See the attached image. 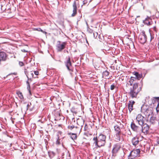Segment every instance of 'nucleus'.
<instances>
[{
    "instance_id": "obj_1",
    "label": "nucleus",
    "mask_w": 159,
    "mask_h": 159,
    "mask_svg": "<svg viewBox=\"0 0 159 159\" xmlns=\"http://www.w3.org/2000/svg\"><path fill=\"white\" fill-rule=\"evenodd\" d=\"M136 79L135 77H131L126 84V87L129 90L128 93L132 98H136L141 89V87L138 88L137 83H134V81Z\"/></svg>"
},
{
    "instance_id": "obj_2",
    "label": "nucleus",
    "mask_w": 159,
    "mask_h": 159,
    "mask_svg": "<svg viewBox=\"0 0 159 159\" xmlns=\"http://www.w3.org/2000/svg\"><path fill=\"white\" fill-rule=\"evenodd\" d=\"M106 136L102 134H100L98 137H94L93 140V144L95 146L100 147L103 146L106 143L105 140Z\"/></svg>"
},
{
    "instance_id": "obj_3",
    "label": "nucleus",
    "mask_w": 159,
    "mask_h": 159,
    "mask_svg": "<svg viewBox=\"0 0 159 159\" xmlns=\"http://www.w3.org/2000/svg\"><path fill=\"white\" fill-rule=\"evenodd\" d=\"M131 127L132 129L138 135H141L142 133L141 125L138 126L136 125L134 122H131Z\"/></svg>"
},
{
    "instance_id": "obj_4",
    "label": "nucleus",
    "mask_w": 159,
    "mask_h": 159,
    "mask_svg": "<svg viewBox=\"0 0 159 159\" xmlns=\"http://www.w3.org/2000/svg\"><path fill=\"white\" fill-rule=\"evenodd\" d=\"M140 152L139 149L133 150L131 151L128 156V159H136Z\"/></svg>"
},
{
    "instance_id": "obj_5",
    "label": "nucleus",
    "mask_w": 159,
    "mask_h": 159,
    "mask_svg": "<svg viewBox=\"0 0 159 159\" xmlns=\"http://www.w3.org/2000/svg\"><path fill=\"white\" fill-rule=\"evenodd\" d=\"M66 42H61L60 41H58L56 46L58 52H61L64 49L66 45Z\"/></svg>"
},
{
    "instance_id": "obj_6",
    "label": "nucleus",
    "mask_w": 159,
    "mask_h": 159,
    "mask_svg": "<svg viewBox=\"0 0 159 159\" xmlns=\"http://www.w3.org/2000/svg\"><path fill=\"white\" fill-rule=\"evenodd\" d=\"M139 39L140 43L143 44L147 41V37L145 34V32L144 31H142L141 33L139 35Z\"/></svg>"
},
{
    "instance_id": "obj_7",
    "label": "nucleus",
    "mask_w": 159,
    "mask_h": 159,
    "mask_svg": "<svg viewBox=\"0 0 159 159\" xmlns=\"http://www.w3.org/2000/svg\"><path fill=\"white\" fill-rule=\"evenodd\" d=\"M136 119L140 125H143L144 124L145 119L141 114H139L136 116Z\"/></svg>"
},
{
    "instance_id": "obj_8",
    "label": "nucleus",
    "mask_w": 159,
    "mask_h": 159,
    "mask_svg": "<svg viewBox=\"0 0 159 159\" xmlns=\"http://www.w3.org/2000/svg\"><path fill=\"white\" fill-rule=\"evenodd\" d=\"M66 59V61L65 62V65L69 70L73 71L72 64L70 57H67Z\"/></svg>"
},
{
    "instance_id": "obj_9",
    "label": "nucleus",
    "mask_w": 159,
    "mask_h": 159,
    "mask_svg": "<svg viewBox=\"0 0 159 159\" xmlns=\"http://www.w3.org/2000/svg\"><path fill=\"white\" fill-rule=\"evenodd\" d=\"M142 127V133H143L144 134H148L149 130V126L146 124H143V125H141Z\"/></svg>"
},
{
    "instance_id": "obj_10",
    "label": "nucleus",
    "mask_w": 159,
    "mask_h": 159,
    "mask_svg": "<svg viewBox=\"0 0 159 159\" xmlns=\"http://www.w3.org/2000/svg\"><path fill=\"white\" fill-rule=\"evenodd\" d=\"M143 23L147 25H150L152 23V19L148 16H147L145 19L143 21Z\"/></svg>"
},
{
    "instance_id": "obj_11",
    "label": "nucleus",
    "mask_w": 159,
    "mask_h": 159,
    "mask_svg": "<svg viewBox=\"0 0 159 159\" xmlns=\"http://www.w3.org/2000/svg\"><path fill=\"white\" fill-rule=\"evenodd\" d=\"M131 142L133 145L136 146L139 142V138L136 136L133 138L131 140Z\"/></svg>"
},
{
    "instance_id": "obj_12",
    "label": "nucleus",
    "mask_w": 159,
    "mask_h": 159,
    "mask_svg": "<svg viewBox=\"0 0 159 159\" xmlns=\"http://www.w3.org/2000/svg\"><path fill=\"white\" fill-rule=\"evenodd\" d=\"M73 13L71 15V16L72 17L74 16L77 14V7L76 5V3L75 1H74L73 4Z\"/></svg>"
},
{
    "instance_id": "obj_13",
    "label": "nucleus",
    "mask_w": 159,
    "mask_h": 159,
    "mask_svg": "<svg viewBox=\"0 0 159 159\" xmlns=\"http://www.w3.org/2000/svg\"><path fill=\"white\" fill-rule=\"evenodd\" d=\"M120 148V145L118 144H116L114 145V148L112 150V153H116L119 150Z\"/></svg>"
},
{
    "instance_id": "obj_14",
    "label": "nucleus",
    "mask_w": 159,
    "mask_h": 159,
    "mask_svg": "<svg viewBox=\"0 0 159 159\" xmlns=\"http://www.w3.org/2000/svg\"><path fill=\"white\" fill-rule=\"evenodd\" d=\"M129 103L128 105V108L129 112L130 113L133 110V106L135 102L134 101H129Z\"/></svg>"
},
{
    "instance_id": "obj_15",
    "label": "nucleus",
    "mask_w": 159,
    "mask_h": 159,
    "mask_svg": "<svg viewBox=\"0 0 159 159\" xmlns=\"http://www.w3.org/2000/svg\"><path fill=\"white\" fill-rule=\"evenodd\" d=\"M121 134H116V141H122L123 140L122 137L120 136Z\"/></svg>"
},
{
    "instance_id": "obj_16",
    "label": "nucleus",
    "mask_w": 159,
    "mask_h": 159,
    "mask_svg": "<svg viewBox=\"0 0 159 159\" xmlns=\"http://www.w3.org/2000/svg\"><path fill=\"white\" fill-rule=\"evenodd\" d=\"M149 121L151 124H154L157 122V120L156 117L152 116L150 118Z\"/></svg>"
},
{
    "instance_id": "obj_17",
    "label": "nucleus",
    "mask_w": 159,
    "mask_h": 159,
    "mask_svg": "<svg viewBox=\"0 0 159 159\" xmlns=\"http://www.w3.org/2000/svg\"><path fill=\"white\" fill-rule=\"evenodd\" d=\"M114 128L116 134H121L120 129L119 126L118 125H115L114 126Z\"/></svg>"
},
{
    "instance_id": "obj_18",
    "label": "nucleus",
    "mask_w": 159,
    "mask_h": 159,
    "mask_svg": "<svg viewBox=\"0 0 159 159\" xmlns=\"http://www.w3.org/2000/svg\"><path fill=\"white\" fill-rule=\"evenodd\" d=\"M134 75L135 76L136 79L139 80L142 77V75L141 74H139L138 72H135L134 73Z\"/></svg>"
},
{
    "instance_id": "obj_19",
    "label": "nucleus",
    "mask_w": 159,
    "mask_h": 159,
    "mask_svg": "<svg viewBox=\"0 0 159 159\" xmlns=\"http://www.w3.org/2000/svg\"><path fill=\"white\" fill-rule=\"evenodd\" d=\"M109 72L107 70L104 71L102 73L103 76L105 77L108 76L109 75Z\"/></svg>"
},
{
    "instance_id": "obj_20",
    "label": "nucleus",
    "mask_w": 159,
    "mask_h": 159,
    "mask_svg": "<svg viewBox=\"0 0 159 159\" xmlns=\"http://www.w3.org/2000/svg\"><path fill=\"white\" fill-rule=\"evenodd\" d=\"M26 83L27 84V89L29 91V94L31 95V93L30 90V85L29 84V82L28 81H26Z\"/></svg>"
},
{
    "instance_id": "obj_21",
    "label": "nucleus",
    "mask_w": 159,
    "mask_h": 159,
    "mask_svg": "<svg viewBox=\"0 0 159 159\" xmlns=\"http://www.w3.org/2000/svg\"><path fill=\"white\" fill-rule=\"evenodd\" d=\"M70 138L73 140L76 139L77 138V135L76 134H72L70 136Z\"/></svg>"
},
{
    "instance_id": "obj_22",
    "label": "nucleus",
    "mask_w": 159,
    "mask_h": 159,
    "mask_svg": "<svg viewBox=\"0 0 159 159\" xmlns=\"http://www.w3.org/2000/svg\"><path fill=\"white\" fill-rule=\"evenodd\" d=\"M17 94H18L19 98L21 99H23L24 97H23V95H22V94L21 93L19 92L17 93Z\"/></svg>"
},
{
    "instance_id": "obj_23",
    "label": "nucleus",
    "mask_w": 159,
    "mask_h": 159,
    "mask_svg": "<svg viewBox=\"0 0 159 159\" xmlns=\"http://www.w3.org/2000/svg\"><path fill=\"white\" fill-rule=\"evenodd\" d=\"M49 155L50 158H52L55 155V153L53 152L49 153Z\"/></svg>"
},
{
    "instance_id": "obj_24",
    "label": "nucleus",
    "mask_w": 159,
    "mask_h": 159,
    "mask_svg": "<svg viewBox=\"0 0 159 159\" xmlns=\"http://www.w3.org/2000/svg\"><path fill=\"white\" fill-rule=\"evenodd\" d=\"M156 101H157V102L159 101V97L154 98L153 100H152V103L154 104Z\"/></svg>"
},
{
    "instance_id": "obj_25",
    "label": "nucleus",
    "mask_w": 159,
    "mask_h": 159,
    "mask_svg": "<svg viewBox=\"0 0 159 159\" xmlns=\"http://www.w3.org/2000/svg\"><path fill=\"white\" fill-rule=\"evenodd\" d=\"M156 110L158 113V115L159 116V103H158L157 107L156 108Z\"/></svg>"
},
{
    "instance_id": "obj_26",
    "label": "nucleus",
    "mask_w": 159,
    "mask_h": 159,
    "mask_svg": "<svg viewBox=\"0 0 159 159\" xmlns=\"http://www.w3.org/2000/svg\"><path fill=\"white\" fill-rule=\"evenodd\" d=\"M150 35L151 37L150 41H151L152 40L154 39V35H152L151 33H150Z\"/></svg>"
},
{
    "instance_id": "obj_27",
    "label": "nucleus",
    "mask_w": 159,
    "mask_h": 159,
    "mask_svg": "<svg viewBox=\"0 0 159 159\" xmlns=\"http://www.w3.org/2000/svg\"><path fill=\"white\" fill-rule=\"evenodd\" d=\"M48 129L49 130H51L53 129L52 126V124H49L48 125Z\"/></svg>"
},
{
    "instance_id": "obj_28",
    "label": "nucleus",
    "mask_w": 159,
    "mask_h": 159,
    "mask_svg": "<svg viewBox=\"0 0 159 159\" xmlns=\"http://www.w3.org/2000/svg\"><path fill=\"white\" fill-rule=\"evenodd\" d=\"M93 34L94 37L95 38H97V36L98 35V33L97 32H95L93 33Z\"/></svg>"
},
{
    "instance_id": "obj_29",
    "label": "nucleus",
    "mask_w": 159,
    "mask_h": 159,
    "mask_svg": "<svg viewBox=\"0 0 159 159\" xmlns=\"http://www.w3.org/2000/svg\"><path fill=\"white\" fill-rule=\"evenodd\" d=\"M115 86L114 84H112L111 86L110 89L111 90H113L114 88H115Z\"/></svg>"
},
{
    "instance_id": "obj_30",
    "label": "nucleus",
    "mask_w": 159,
    "mask_h": 159,
    "mask_svg": "<svg viewBox=\"0 0 159 159\" xmlns=\"http://www.w3.org/2000/svg\"><path fill=\"white\" fill-rule=\"evenodd\" d=\"M88 0H84V1H83V5H86L88 3Z\"/></svg>"
},
{
    "instance_id": "obj_31",
    "label": "nucleus",
    "mask_w": 159,
    "mask_h": 159,
    "mask_svg": "<svg viewBox=\"0 0 159 159\" xmlns=\"http://www.w3.org/2000/svg\"><path fill=\"white\" fill-rule=\"evenodd\" d=\"M19 65L20 66H22L24 65V63L20 61L19 62Z\"/></svg>"
},
{
    "instance_id": "obj_32",
    "label": "nucleus",
    "mask_w": 159,
    "mask_h": 159,
    "mask_svg": "<svg viewBox=\"0 0 159 159\" xmlns=\"http://www.w3.org/2000/svg\"><path fill=\"white\" fill-rule=\"evenodd\" d=\"M34 74L36 75H38L39 74V72L35 71H34Z\"/></svg>"
},
{
    "instance_id": "obj_33",
    "label": "nucleus",
    "mask_w": 159,
    "mask_h": 159,
    "mask_svg": "<svg viewBox=\"0 0 159 159\" xmlns=\"http://www.w3.org/2000/svg\"><path fill=\"white\" fill-rule=\"evenodd\" d=\"M31 105V103H30V104L28 103L27 105V109H28L29 108V107L30 106V105Z\"/></svg>"
},
{
    "instance_id": "obj_34",
    "label": "nucleus",
    "mask_w": 159,
    "mask_h": 159,
    "mask_svg": "<svg viewBox=\"0 0 159 159\" xmlns=\"http://www.w3.org/2000/svg\"><path fill=\"white\" fill-rule=\"evenodd\" d=\"M39 28H33V30H37L38 31H39Z\"/></svg>"
},
{
    "instance_id": "obj_35",
    "label": "nucleus",
    "mask_w": 159,
    "mask_h": 159,
    "mask_svg": "<svg viewBox=\"0 0 159 159\" xmlns=\"http://www.w3.org/2000/svg\"><path fill=\"white\" fill-rule=\"evenodd\" d=\"M39 31H41L43 33H44V32L40 28H39Z\"/></svg>"
},
{
    "instance_id": "obj_36",
    "label": "nucleus",
    "mask_w": 159,
    "mask_h": 159,
    "mask_svg": "<svg viewBox=\"0 0 159 159\" xmlns=\"http://www.w3.org/2000/svg\"><path fill=\"white\" fill-rule=\"evenodd\" d=\"M21 51L23 52H27V51H26L24 49H23L21 50Z\"/></svg>"
},
{
    "instance_id": "obj_37",
    "label": "nucleus",
    "mask_w": 159,
    "mask_h": 159,
    "mask_svg": "<svg viewBox=\"0 0 159 159\" xmlns=\"http://www.w3.org/2000/svg\"><path fill=\"white\" fill-rule=\"evenodd\" d=\"M29 75H31L32 77H33V76L34 75L33 73H29Z\"/></svg>"
},
{
    "instance_id": "obj_38",
    "label": "nucleus",
    "mask_w": 159,
    "mask_h": 159,
    "mask_svg": "<svg viewBox=\"0 0 159 159\" xmlns=\"http://www.w3.org/2000/svg\"><path fill=\"white\" fill-rule=\"evenodd\" d=\"M56 143L57 144H59L60 143L59 141L58 140H57L56 141Z\"/></svg>"
},
{
    "instance_id": "obj_39",
    "label": "nucleus",
    "mask_w": 159,
    "mask_h": 159,
    "mask_svg": "<svg viewBox=\"0 0 159 159\" xmlns=\"http://www.w3.org/2000/svg\"><path fill=\"white\" fill-rule=\"evenodd\" d=\"M86 126H87V125H85V126L84 128V130H86L87 129Z\"/></svg>"
},
{
    "instance_id": "obj_40",
    "label": "nucleus",
    "mask_w": 159,
    "mask_h": 159,
    "mask_svg": "<svg viewBox=\"0 0 159 159\" xmlns=\"http://www.w3.org/2000/svg\"><path fill=\"white\" fill-rule=\"evenodd\" d=\"M69 127H70L71 129H73L74 127V126H70Z\"/></svg>"
},
{
    "instance_id": "obj_41",
    "label": "nucleus",
    "mask_w": 159,
    "mask_h": 159,
    "mask_svg": "<svg viewBox=\"0 0 159 159\" xmlns=\"http://www.w3.org/2000/svg\"><path fill=\"white\" fill-rule=\"evenodd\" d=\"M157 142L158 144H159V139H157Z\"/></svg>"
},
{
    "instance_id": "obj_42",
    "label": "nucleus",
    "mask_w": 159,
    "mask_h": 159,
    "mask_svg": "<svg viewBox=\"0 0 159 159\" xmlns=\"http://www.w3.org/2000/svg\"><path fill=\"white\" fill-rule=\"evenodd\" d=\"M91 30V31H90V32L92 33V32H93V31L92 30Z\"/></svg>"
},
{
    "instance_id": "obj_43",
    "label": "nucleus",
    "mask_w": 159,
    "mask_h": 159,
    "mask_svg": "<svg viewBox=\"0 0 159 159\" xmlns=\"http://www.w3.org/2000/svg\"><path fill=\"white\" fill-rule=\"evenodd\" d=\"M137 17H139V16H137Z\"/></svg>"
},
{
    "instance_id": "obj_44",
    "label": "nucleus",
    "mask_w": 159,
    "mask_h": 159,
    "mask_svg": "<svg viewBox=\"0 0 159 159\" xmlns=\"http://www.w3.org/2000/svg\"><path fill=\"white\" fill-rule=\"evenodd\" d=\"M82 125H81V126H82Z\"/></svg>"
}]
</instances>
